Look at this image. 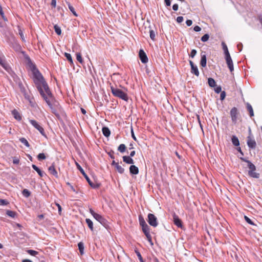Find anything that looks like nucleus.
<instances>
[{
    "instance_id": "obj_1",
    "label": "nucleus",
    "mask_w": 262,
    "mask_h": 262,
    "mask_svg": "<svg viewBox=\"0 0 262 262\" xmlns=\"http://www.w3.org/2000/svg\"><path fill=\"white\" fill-rule=\"evenodd\" d=\"M33 75L34 82L38 91L48 105L51 107L54 98L47 82L41 74L37 70L33 72Z\"/></svg>"
},
{
    "instance_id": "obj_2",
    "label": "nucleus",
    "mask_w": 262,
    "mask_h": 262,
    "mask_svg": "<svg viewBox=\"0 0 262 262\" xmlns=\"http://www.w3.org/2000/svg\"><path fill=\"white\" fill-rule=\"evenodd\" d=\"M110 88L111 92L115 97L119 98L124 101H127V94L124 91L120 90L116 86H114L113 85H111Z\"/></svg>"
},
{
    "instance_id": "obj_3",
    "label": "nucleus",
    "mask_w": 262,
    "mask_h": 262,
    "mask_svg": "<svg viewBox=\"0 0 262 262\" xmlns=\"http://www.w3.org/2000/svg\"><path fill=\"white\" fill-rule=\"evenodd\" d=\"M90 212L93 216L94 219L99 222L102 226H103L105 228H108V223L107 221L104 219L102 215L100 214L94 212V211L92 209H90Z\"/></svg>"
},
{
    "instance_id": "obj_4",
    "label": "nucleus",
    "mask_w": 262,
    "mask_h": 262,
    "mask_svg": "<svg viewBox=\"0 0 262 262\" xmlns=\"http://www.w3.org/2000/svg\"><path fill=\"white\" fill-rule=\"evenodd\" d=\"M76 166H77L78 169L81 172V173L84 177V178H85V179L86 180V181H88V182L89 183V185L91 186V187H92L93 188H94V189H96L100 187V184L99 183H94L91 181V180L90 179L89 177L85 173L83 168L80 166V165L78 163H76Z\"/></svg>"
},
{
    "instance_id": "obj_5",
    "label": "nucleus",
    "mask_w": 262,
    "mask_h": 262,
    "mask_svg": "<svg viewBox=\"0 0 262 262\" xmlns=\"http://www.w3.org/2000/svg\"><path fill=\"white\" fill-rule=\"evenodd\" d=\"M147 222L150 226L154 227H157L158 225L157 217L152 213L148 214Z\"/></svg>"
},
{
    "instance_id": "obj_6",
    "label": "nucleus",
    "mask_w": 262,
    "mask_h": 262,
    "mask_svg": "<svg viewBox=\"0 0 262 262\" xmlns=\"http://www.w3.org/2000/svg\"><path fill=\"white\" fill-rule=\"evenodd\" d=\"M141 227L142 231L147 237L148 241L150 242L151 245H153V243H152L151 236L150 234V229L149 226L146 224Z\"/></svg>"
},
{
    "instance_id": "obj_7",
    "label": "nucleus",
    "mask_w": 262,
    "mask_h": 262,
    "mask_svg": "<svg viewBox=\"0 0 262 262\" xmlns=\"http://www.w3.org/2000/svg\"><path fill=\"white\" fill-rule=\"evenodd\" d=\"M30 123L32 126H33L36 129H37L41 135L45 136V133L43 128L34 120H29Z\"/></svg>"
},
{
    "instance_id": "obj_8",
    "label": "nucleus",
    "mask_w": 262,
    "mask_h": 262,
    "mask_svg": "<svg viewBox=\"0 0 262 262\" xmlns=\"http://www.w3.org/2000/svg\"><path fill=\"white\" fill-rule=\"evenodd\" d=\"M225 59H226L227 64L228 66V67L230 70V71L231 72H232L234 70V67H233L232 60L231 59L230 55V54L226 55H225Z\"/></svg>"
},
{
    "instance_id": "obj_9",
    "label": "nucleus",
    "mask_w": 262,
    "mask_h": 262,
    "mask_svg": "<svg viewBox=\"0 0 262 262\" xmlns=\"http://www.w3.org/2000/svg\"><path fill=\"white\" fill-rule=\"evenodd\" d=\"M238 111L236 107H233L230 111V116L233 122L236 123L238 116Z\"/></svg>"
},
{
    "instance_id": "obj_10",
    "label": "nucleus",
    "mask_w": 262,
    "mask_h": 262,
    "mask_svg": "<svg viewBox=\"0 0 262 262\" xmlns=\"http://www.w3.org/2000/svg\"><path fill=\"white\" fill-rule=\"evenodd\" d=\"M173 217V221L174 224L179 228H182L183 225L182 223L181 220L179 217V216L176 215L175 213H174L172 215Z\"/></svg>"
},
{
    "instance_id": "obj_11",
    "label": "nucleus",
    "mask_w": 262,
    "mask_h": 262,
    "mask_svg": "<svg viewBox=\"0 0 262 262\" xmlns=\"http://www.w3.org/2000/svg\"><path fill=\"white\" fill-rule=\"evenodd\" d=\"M139 54L141 62L144 63H147L148 61V58L143 50H140Z\"/></svg>"
},
{
    "instance_id": "obj_12",
    "label": "nucleus",
    "mask_w": 262,
    "mask_h": 262,
    "mask_svg": "<svg viewBox=\"0 0 262 262\" xmlns=\"http://www.w3.org/2000/svg\"><path fill=\"white\" fill-rule=\"evenodd\" d=\"M239 158L243 161L246 162L248 163V166L250 169L249 170H256L255 166L253 163H252L250 161L246 160V159H245L244 158H243L242 157H239Z\"/></svg>"
},
{
    "instance_id": "obj_13",
    "label": "nucleus",
    "mask_w": 262,
    "mask_h": 262,
    "mask_svg": "<svg viewBox=\"0 0 262 262\" xmlns=\"http://www.w3.org/2000/svg\"><path fill=\"white\" fill-rule=\"evenodd\" d=\"M247 145L249 146V147L254 149L256 147V142L254 139H252L250 137H248L247 140Z\"/></svg>"
},
{
    "instance_id": "obj_14",
    "label": "nucleus",
    "mask_w": 262,
    "mask_h": 262,
    "mask_svg": "<svg viewBox=\"0 0 262 262\" xmlns=\"http://www.w3.org/2000/svg\"><path fill=\"white\" fill-rule=\"evenodd\" d=\"M48 170L51 174H53L56 178L58 177V173L56 170L55 169V167L54 164H52V165L49 167Z\"/></svg>"
},
{
    "instance_id": "obj_15",
    "label": "nucleus",
    "mask_w": 262,
    "mask_h": 262,
    "mask_svg": "<svg viewBox=\"0 0 262 262\" xmlns=\"http://www.w3.org/2000/svg\"><path fill=\"white\" fill-rule=\"evenodd\" d=\"M12 114L14 118L18 121H20L21 119V117L19 113V112L16 110H14L12 111Z\"/></svg>"
},
{
    "instance_id": "obj_16",
    "label": "nucleus",
    "mask_w": 262,
    "mask_h": 262,
    "mask_svg": "<svg viewBox=\"0 0 262 262\" xmlns=\"http://www.w3.org/2000/svg\"><path fill=\"white\" fill-rule=\"evenodd\" d=\"M122 158L123 162L127 164H131L134 163L133 159L129 156H124Z\"/></svg>"
},
{
    "instance_id": "obj_17",
    "label": "nucleus",
    "mask_w": 262,
    "mask_h": 262,
    "mask_svg": "<svg viewBox=\"0 0 262 262\" xmlns=\"http://www.w3.org/2000/svg\"><path fill=\"white\" fill-rule=\"evenodd\" d=\"M129 171L133 174H137L139 173V169L135 165H131L129 167Z\"/></svg>"
},
{
    "instance_id": "obj_18",
    "label": "nucleus",
    "mask_w": 262,
    "mask_h": 262,
    "mask_svg": "<svg viewBox=\"0 0 262 262\" xmlns=\"http://www.w3.org/2000/svg\"><path fill=\"white\" fill-rule=\"evenodd\" d=\"M5 69L6 71H7L8 73H10L12 71L11 68L10 66L5 61H4L2 62V64H0Z\"/></svg>"
},
{
    "instance_id": "obj_19",
    "label": "nucleus",
    "mask_w": 262,
    "mask_h": 262,
    "mask_svg": "<svg viewBox=\"0 0 262 262\" xmlns=\"http://www.w3.org/2000/svg\"><path fill=\"white\" fill-rule=\"evenodd\" d=\"M102 131L104 136L108 137L110 136L111 132L108 127H103L102 129Z\"/></svg>"
},
{
    "instance_id": "obj_20",
    "label": "nucleus",
    "mask_w": 262,
    "mask_h": 262,
    "mask_svg": "<svg viewBox=\"0 0 262 262\" xmlns=\"http://www.w3.org/2000/svg\"><path fill=\"white\" fill-rule=\"evenodd\" d=\"M231 141H232V144L234 146H238L239 145V142L238 138L236 136H232V138H231Z\"/></svg>"
},
{
    "instance_id": "obj_21",
    "label": "nucleus",
    "mask_w": 262,
    "mask_h": 262,
    "mask_svg": "<svg viewBox=\"0 0 262 262\" xmlns=\"http://www.w3.org/2000/svg\"><path fill=\"white\" fill-rule=\"evenodd\" d=\"M255 170H249L248 174L249 176L254 178H258L259 177V173L255 171Z\"/></svg>"
},
{
    "instance_id": "obj_22",
    "label": "nucleus",
    "mask_w": 262,
    "mask_h": 262,
    "mask_svg": "<svg viewBox=\"0 0 262 262\" xmlns=\"http://www.w3.org/2000/svg\"><path fill=\"white\" fill-rule=\"evenodd\" d=\"M200 64L202 67H205L206 66V56L205 54L201 55V59L200 61Z\"/></svg>"
},
{
    "instance_id": "obj_23",
    "label": "nucleus",
    "mask_w": 262,
    "mask_h": 262,
    "mask_svg": "<svg viewBox=\"0 0 262 262\" xmlns=\"http://www.w3.org/2000/svg\"><path fill=\"white\" fill-rule=\"evenodd\" d=\"M191 72L196 76H199L200 73L196 66H192V67L191 68Z\"/></svg>"
},
{
    "instance_id": "obj_24",
    "label": "nucleus",
    "mask_w": 262,
    "mask_h": 262,
    "mask_svg": "<svg viewBox=\"0 0 262 262\" xmlns=\"http://www.w3.org/2000/svg\"><path fill=\"white\" fill-rule=\"evenodd\" d=\"M32 167L38 173L40 177H43V172L37 166L34 164H33L32 165Z\"/></svg>"
},
{
    "instance_id": "obj_25",
    "label": "nucleus",
    "mask_w": 262,
    "mask_h": 262,
    "mask_svg": "<svg viewBox=\"0 0 262 262\" xmlns=\"http://www.w3.org/2000/svg\"><path fill=\"white\" fill-rule=\"evenodd\" d=\"M246 105H247V109L248 111V112H249L250 116L251 117H253L254 116V112H253V108H252L251 105L249 103H247Z\"/></svg>"
},
{
    "instance_id": "obj_26",
    "label": "nucleus",
    "mask_w": 262,
    "mask_h": 262,
    "mask_svg": "<svg viewBox=\"0 0 262 262\" xmlns=\"http://www.w3.org/2000/svg\"><path fill=\"white\" fill-rule=\"evenodd\" d=\"M208 83L211 88H214L216 86V82L212 78H209L208 79Z\"/></svg>"
},
{
    "instance_id": "obj_27",
    "label": "nucleus",
    "mask_w": 262,
    "mask_h": 262,
    "mask_svg": "<svg viewBox=\"0 0 262 262\" xmlns=\"http://www.w3.org/2000/svg\"><path fill=\"white\" fill-rule=\"evenodd\" d=\"M78 249H79V252H80L81 255L83 254L84 249L83 243L82 242H79L78 244Z\"/></svg>"
},
{
    "instance_id": "obj_28",
    "label": "nucleus",
    "mask_w": 262,
    "mask_h": 262,
    "mask_svg": "<svg viewBox=\"0 0 262 262\" xmlns=\"http://www.w3.org/2000/svg\"><path fill=\"white\" fill-rule=\"evenodd\" d=\"M67 4L68 5V8L70 9V10L71 11V12L73 14V15L75 16H77L78 15L76 13V11H75V9L74 7L70 4V3L67 2Z\"/></svg>"
},
{
    "instance_id": "obj_29",
    "label": "nucleus",
    "mask_w": 262,
    "mask_h": 262,
    "mask_svg": "<svg viewBox=\"0 0 262 262\" xmlns=\"http://www.w3.org/2000/svg\"><path fill=\"white\" fill-rule=\"evenodd\" d=\"M85 222L87 223L88 227L91 229V231H93L94 228H93V222L89 219H86L85 220Z\"/></svg>"
},
{
    "instance_id": "obj_30",
    "label": "nucleus",
    "mask_w": 262,
    "mask_h": 262,
    "mask_svg": "<svg viewBox=\"0 0 262 262\" xmlns=\"http://www.w3.org/2000/svg\"><path fill=\"white\" fill-rule=\"evenodd\" d=\"M222 45L223 47V49L224 51L225 55H226L230 54V53L228 51V50L227 46L226 45V43L224 42H222Z\"/></svg>"
},
{
    "instance_id": "obj_31",
    "label": "nucleus",
    "mask_w": 262,
    "mask_h": 262,
    "mask_svg": "<svg viewBox=\"0 0 262 262\" xmlns=\"http://www.w3.org/2000/svg\"><path fill=\"white\" fill-rule=\"evenodd\" d=\"M13 48L16 51H20L21 49L20 45L17 42H15Z\"/></svg>"
},
{
    "instance_id": "obj_32",
    "label": "nucleus",
    "mask_w": 262,
    "mask_h": 262,
    "mask_svg": "<svg viewBox=\"0 0 262 262\" xmlns=\"http://www.w3.org/2000/svg\"><path fill=\"white\" fill-rule=\"evenodd\" d=\"M115 168L116 170L118 171V172L120 173H123L124 171V169L120 166L119 164H118L116 166Z\"/></svg>"
},
{
    "instance_id": "obj_33",
    "label": "nucleus",
    "mask_w": 262,
    "mask_h": 262,
    "mask_svg": "<svg viewBox=\"0 0 262 262\" xmlns=\"http://www.w3.org/2000/svg\"><path fill=\"white\" fill-rule=\"evenodd\" d=\"M54 28L55 32L56 33V34L57 35H61V30L60 27H59L57 25H55L54 26Z\"/></svg>"
},
{
    "instance_id": "obj_34",
    "label": "nucleus",
    "mask_w": 262,
    "mask_h": 262,
    "mask_svg": "<svg viewBox=\"0 0 262 262\" xmlns=\"http://www.w3.org/2000/svg\"><path fill=\"white\" fill-rule=\"evenodd\" d=\"M126 149V146L124 144H120L118 147V150L121 152H124Z\"/></svg>"
},
{
    "instance_id": "obj_35",
    "label": "nucleus",
    "mask_w": 262,
    "mask_h": 262,
    "mask_svg": "<svg viewBox=\"0 0 262 262\" xmlns=\"http://www.w3.org/2000/svg\"><path fill=\"white\" fill-rule=\"evenodd\" d=\"M139 221L140 225L141 226H143L147 224L145 222L144 218L141 215H139Z\"/></svg>"
},
{
    "instance_id": "obj_36",
    "label": "nucleus",
    "mask_w": 262,
    "mask_h": 262,
    "mask_svg": "<svg viewBox=\"0 0 262 262\" xmlns=\"http://www.w3.org/2000/svg\"><path fill=\"white\" fill-rule=\"evenodd\" d=\"M19 141L27 147H29L30 144L28 141L25 138H21L19 139Z\"/></svg>"
},
{
    "instance_id": "obj_37",
    "label": "nucleus",
    "mask_w": 262,
    "mask_h": 262,
    "mask_svg": "<svg viewBox=\"0 0 262 262\" xmlns=\"http://www.w3.org/2000/svg\"><path fill=\"white\" fill-rule=\"evenodd\" d=\"M18 34L20 35L22 41L24 42H25L26 40H25V38L24 35L23 34V31L21 30V29L19 27H18Z\"/></svg>"
},
{
    "instance_id": "obj_38",
    "label": "nucleus",
    "mask_w": 262,
    "mask_h": 262,
    "mask_svg": "<svg viewBox=\"0 0 262 262\" xmlns=\"http://www.w3.org/2000/svg\"><path fill=\"white\" fill-rule=\"evenodd\" d=\"M64 56L66 57L67 60L70 62V63L73 64V60L71 54L68 53H65Z\"/></svg>"
},
{
    "instance_id": "obj_39",
    "label": "nucleus",
    "mask_w": 262,
    "mask_h": 262,
    "mask_svg": "<svg viewBox=\"0 0 262 262\" xmlns=\"http://www.w3.org/2000/svg\"><path fill=\"white\" fill-rule=\"evenodd\" d=\"M22 193L23 195L26 198H28L30 195V191L27 189H24L22 191Z\"/></svg>"
},
{
    "instance_id": "obj_40",
    "label": "nucleus",
    "mask_w": 262,
    "mask_h": 262,
    "mask_svg": "<svg viewBox=\"0 0 262 262\" xmlns=\"http://www.w3.org/2000/svg\"><path fill=\"white\" fill-rule=\"evenodd\" d=\"M6 214L8 216L12 217H14L16 215V213L11 210H7L6 212Z\"/></svg>"
},
{
    "instance_id": "obj_41",
    "label": "nucleus",
    "mask_w": 262,
    "mask_h": 262,
    "mask_svg": "<svg viewBox=\"0 0 262 262\" xmlns=\"http://www.w3.org/2000/svg\"><path fill=\"white\" fill-rule=\"evenodd\" d=\"M149 34H150V37L152 40H155V37H156V33L155 32L152 30H149Z\"/></svg>"
},
{
    "instance_id": "obj_42",
    "label": "nucleus",
    "mask_w": 262,
    "mask_h": 262,
    "mask_svg": "<svg viewBox=\"0 0 262 262\" xmlns=\"http://www.w3.org/2000/svg\"><path fill=\"white\" fill-rule=\"evenodd\" d=\"M209 38V35L208 34H205L201 37V41L203 42L207 41Z\"/></svg>"
},
{
    "instance_id": "obj_43",
    "label": "nucleus",
    "mask_w": 262,
    "mask_h": 262,
    "mask_svg": "<svg viewBox=\"0 0 262 262\" xmlns=\"http://www.w3.org/2000/svg\"><path fill=\"white\" fill-rule=\"evenodd\" d=\"M46 158V157L43 153H40L37 156V159L39 161L45 160Z\"/></svg>"
},
{
    "instance_id": "obj_44",
    "label": "nucleus",
    "mask_w": 262,
    "mask_h": 262,
    "mask_svg": "<svg viewBox=\"0 0 262 262\" xmlns=\"http://www.w3.org/2000/svg\"><path fill=\"white\" fill-rule=\"evenodd\" d=\"M76 59L77 60L81 63L83 62L82 58L80 53H77L76 54Z\"/></svg>"
},
{
    "instance_id": "obj_45",
    "label": "nucleus",
    "mask_w": 262,
    "mask_h": 262,
    "mask_svg": "<svg viewBox=\"0 0 262 262\" xmlns=\"http://www.w3.org/2000/svg\"><path fill=\"white\" fill-rule=\"evenodd\" d=\"M27 253L32 256H35L38 254V252L33 250H28Z\"/></svg>"
},
{
    "instance_id": "obj_46",
    "label": "nucleus",
    "mask_w": 262,
    "mask_h": 262,
    "mask_svg": "<svg viewBox=\"0 0 262 262\" xmlns=\"http://www.w3.org/2000/svg\"><path fill=\"white\" fill-rule=\"evenodd\" d=\"M135 253L136 254H137L139 260L140 261V262H144V260L142 258V257L140 254V253L138 251V250H135Z\"/></svg>"
},
{
    "instance_id": "obj_47",
    "label": "nucleus",
    "mask_w": 262,
    "mask_h": 262,
    "mask_svg": "<svg viewBox=\"0 0 262 262\" xmlns=\"http://www.w3.org/2000/svg\"><path fill=\"white\" fill-rule=\"evenodd\" d=\"M245 221L249 224L251 225H255V224L253 222V221L249 219L248 216H244Z\"/></svg>"
},
{
    "instance_id": "obj_48",
    "label": "nucleus",
    "mask_w": 262,
    "mask_h": 262,
    "mask_svg": "<svg viewBox=\"0 0 262 262\" xmlns=\"http://www.w3.org/2000/svg\"><path fill=\"white\" fill-rule=\"evenodd\" d=\"M0 14L4 20H7V18H6V17L4 15V13L3 11V9H2V7L1 5H0Z\"/></svg>"
},
{
    "instance_id": "obj_49",
    "label": "nucleus",
    "mask_w": 262,
    "mask_h": 262,
    "mask_svg": "<svg viewBox=\"0 0 262 262\" xmlns=\"http://www.w3.org/2000/svg\"><path fill=\"white\" fill-rule=\"evenodd\" d=\"M9 204V202L4 199H0V205H7Z\"/></svg>"
},
{
    "instance_id": "obj_50",
    "label": "nucleus",
    "mask_w": 262,
    "mask_h": 262,
    "mask_svg": "<svg viewBox=\"0 0 262 262\" xmlns=\"http://www.w3.org/2000/svg\"><path fill=\"white\" fill-rule=\"evenodd\" d=\"M196 54V51L195 49H193L191 50L189 56L191 58H193L195 56Z\"/></svg>"
},
{
    "instance_id": "obj_51",
    "label": "nucleus",
    "mask_w": 262,
    "mask_h": 262,
    "mask_svg": "<svg viewBox=\"0 0 262 262\" xmlns=\"http://www.w3.org/2000/svg\"><path fill=\"white\" fill-rule=\"evenodd\" d=\"M214 91L215 93L219 94L222 92V88L221 86H216L214 88Z\"/></svg>"
},
{
    "instance_id": "obj_52",
    "label": "nucleus",
    "mask_w": 262,
    "mask_h": 262,
    "mask_svg": "<svg viewBox=\"0 0 262 262\" xmlns=\"http://www.w3.org/2000/svg\"><path fill=\"white\" fill-rule=\"evenodd\" d=\"M226 97V92L225 91H222L221 92L220 99L221 100H223Z\"/></svg>"
},
{
    "instance_id": "obj_53",
    "label": "nucleus",
    "mask_w": 262,
    "mask_h": 262,
    "mask_svg": "<svg viewBox=\"0 0 262 262\" xmlns=\"http://www.w3.org/2000/svg\"><path fill=\"white\" fill-rule=\"evenodd\" d=\"M19 162V160L18 158L15 157L13 158V163L15 164H18Z\"/></svg>"
},
{
    "instance_id": "obj_54",
    "label": "nucleus",
    "mask_w": 262,
    "mask_h": 262,
    "mask_svg": "<svg viewBox=\"0 0 262 262\" xmlns=\"http://www.w3.org/2000/svg\"><path fill=\"white\" fill-rule=\"evenodd\" d=\"M184 20V18H183V16H178L177 17V21L178 23H182Z\"/></svg>"
},
{
    "instance_id": "obj_55",
    "label": "nucleus",
    "mask_w": 262,
    "mask_h": 262,
    "mask_svg": "<svg viewBox=\"0 0 262 262\" xmlns=\"http://www.w3.org/2000/svg\"><path fill=\"white\" fill-rule=\"evenodd\" d=\"M67 184L70 187L71 189L73 191H74V192H75L76 193H77V191L75 190V189L73 187V186L69 182L67 183Z\"/></svg>"
},
{
    "instance_id": "obj_56",
    "label": "nucleus",
    "mask_w": 262,
    "mask_h": 262,
    "mask_svg": "<svg viewBox=\"0 0 262 262\" xmlns=\"http://www.w3.org/2000/svg\"><path fill=\"white\" fill-rule=\"evenodd\" d=\"M193 30L195 32H199L201 30V28L199 26H195L193 28Z\"/></svg>"
},
{
    "instance_id": "obj_57",
    "label": "nucleus",
    "mask_w": 262,
    "mask_h": 262,
    "mask_svg": "<svg viewBox=\"0 0 262 262\" xmlns=\"http://www.w3.org/2000/svg\"><path fill=\"white\" fill-rule=\"evenodd\" d=\"M51 5L52 7L55 8L56 6V0H52Z\"/></svg>"
},
{
    "instance_id": "obj_58",
    "label": "nucleus",
    "mask_w": 262,
    "mask_h": 262,
    "mask_svg": "<svg viewBox=\"0 0 262 262\" xmlns=\"http://www.w3.org/2000/svg\"><path fill=\"white\" fill-rule=\"evenodd\" d=\"M186 24L188 26H190L192 24V21L191 20L188 19L186 20Z\"/></svg>"
},
{
    "instance_id": "obj_59",
    "label": "nucleus",
    "mask_w": 262,
    "mask_h": 262,
    "mask_svg": "<svg viewBox=\"0 0 262 262\" xmlns=\"http://www.w3.org/2000/svg\"><path fill=\"white\" fill-rule=\"evenodd\" d=\"M178 8H179L178 5L177 4H174L172 6V9L174 11H177L178 10Z\"/></svg>"
},
{
    "instance_id": "obj_60",
    "label": "nucleus",
    "mask_w": 262,
    "mask_h": 262,
    "mask_svg": "<svg viewBox=\"0 0 262 262\" xmlns=\"http://www.w3.org/2000/svg\"><path fill=\"white\" fill-rule=\"evenodd\" d=\"M114 151H110L109 153H108V155L110 156V157L112 158V159H115V157L114 156Z\"/></svg>"
},
{
    "instance_id": "obj_61",
    "label": "nucleus",
    "mask_w": 262,
    "mask_h": 262,
    "mask_svg": "<svg viewBox=\"0 0 262 262\" xmlns=\"http://www.w3.org/2000/svg\"><path fill=\"white\" fill-rule=\"evenodd\" d=\"M164 1H165V4L166 6H170V4H171L170 0H164Z\"/></svg>"
},
{
    "instance_id": "obj_62",
    "label": "nucleus",
    "mask_w": 262,
    "mask_h": 262,
    "mask_svg": "<svg viewBox=\"0 0 262 262\" xmlns=\"http://www.w3.org/2000/svg\"><path fill=\"white\" fill-rule=\"evenodd\" d=\"M56 205L58 207V212L59 214L61 213V206L58 204H56Z\"/></svg>"
},
{
    "instance_id": "obj_63",
    "label": "nucleus",
    "mask_w": 262,
    "mask_h": 262,
    "mask_svg": "<svg viewBox=\"0 0 262 262\" xmlns=\"http://www.w3.org/2000/svg\"><path fill=\"white\" fill-rule=\"evenodd\" d=\"M135 150H133L130 153V157H133L135 156Z\"/></svg>"
},
{
    "instance_id": "obj_64",
    "label": "nucleus",
    "mask_w": 262,
    "mask_h": 262,
    "mask_svg": "<svg viewBox=\"0 0 262 262\" xmlns=\"http://www.w3.org/2000/svg\"><path fill=\"white\" fill-rule=\"evenodd\" d=\"M22 262H32V261H31V260L28 259H23Z\"/></svg>"
}]
</instances>
